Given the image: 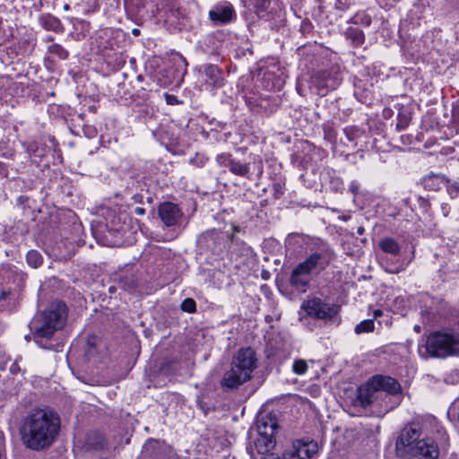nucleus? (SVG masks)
<instances>
[{
  "label": "nucleus",
  "instance_id": "obj_1",
  "mask_svg": "<svg viewBox=\"0 0 459 459\" xmlns=\"http://www.w3.org/2000/svg\"><path fill=\"white\" fill-rule=\"evenodd\" d=\"M61 428L58 414L49 408H36L23 418L20 434L23 445L33 451L44 450L56 441Z\"/></svg>",
  "mask_w": 459,
  "mask_h": 459
},
{
  "label": "nucleus",
  "instance_id": "obj_2",
  "mask_svg": "<svg viewBox=\"0 0 459 459\" xmlns=\"http://www.w3.org/2000/svg\"><path fill=\"white\" fill-rule=\"evenodd\" d=\"M334 257V253L330 248L322 249L319 252L311 253L303 262L299 263L292 270L289 283L299 291L305 292L309 287L312 274L318 275L325 271Z\"/></svg>",
  "mask_w": 459,
  "mask_h": 459
},
{
  "label": "nucleus",
  "instance_id": "obj_3",
  "mask_svg": "<svg viewBox=\"0 0 459 459\" xmlns=\"http://www.w3.org/2000/svg\"><path fill=\"white\" fill-rule=\"evenodd\" d=\"M67 318V307L62 301L51 303L41 314L32 322L34 329L33 336L35 342L42 348L48 347L42 343V340L50 339L54 333L62 329Z\"/></svg>",
  "mask_w": 459,
  "mask_h": 459
},
{
  "label": "nucleus",
  "instance_id": "obj_4",
  "mask_svg": "<svg viewBox=\"0 0 459 459\" xmlns=\"http://www.w3.org/2000/svg\"><path fill=\"white\" fill-rule=\"evenodd\" d=\"M255 351L251 348L240 349L231 363V368L226 371L221 380L224 390L237 389L251 378L256 368Z\"/></svg>",
  "mask_w": 459,
  "mask_h": 459
},
{
  "label": "nucleus",
  "instance_id": "obj_5",
  "mask_svg": "<svg viewBox=\"0 0 459 459\" xmlns=\"http://www.w3.org/2000/svg\"><path fill=\"white\" fill-rule=\"evenodd\" d=\"M257 437L254 444L247 446V452L253 459L257 455H268L275 446V433L278 429L276 416L272 413L259 415L255 423Z\"/></svg>",
  "mask_w": 459,
  "mask_h": 459
},
{
  "label": "nucleus",
  "instance_id": "obj_6",
  "mask_svg": "<svg viewBox=\"0 0 459 459\" xmlns=\"http://www.w3.org/2000/svg\"><path fill=\"white\" fill-rule=\"evenodd\" d=\"M459 352V336L451 333L433 332L419 345L422 358H446Z\"/></svg>",
  "mask_w": 459,
  "mask_h": 459
},
{
  "label": "nucleus",
  "instance_id": "obj_7",
  "mask_svg": "<svg viewBox=\"0 0 459 459\" xmlns=\"http://www.w3.org/2000/svg\"><path fill=\"white\" fill-rule=\"evenodd\" d=\"M422 427L420 422L406 424L400 431L395 442V451L398 456L408 458L410 455H415L420 450V443L425 437H422Z\"/></svg>",
  "mask_w": 459,
  "mask_h": 459
},
{
  "label": "nucleus",
  "instance_id": "obj_8",
  "mask_svg": "<svg viewBox=\"0 0 459 459\" xmlns=\"http://www.w3.org/2000/svg\"><path fill=\"white\" fill-rule=\"evenodd\" d=\"M161 17L169 30H180L187 19V13L178 0H169L165 4Z\"/></svg>",
  "mask_w": 459,
  "mask_h": 459
},
{
  "label": "nucleus",
  "instance_id": "obj_9",
  "mask_svg": "<svg viewBox=\"0 0 459 459\" xmlns=\"http://www.w3.org/2000/svg\"><path fill=\"white\" fill-rule=\"evenodd\" d=\"M342 76L337 67L321 71L312 78V82L317 90L318 95H325L330 90L336 89L342 82Z\"/></svg>",
  "mask_w": 459,
  "mask_h": 459
},
{
  "label": "nucleus",
  "instance_id": "obj_10",
  "mask_svg": "<svg viewBox=\"0 0 459 459\" xmlns=\"http://www.w3.org/2000/svg\"><path fill=\"white\" fill-rule=\"evenodd\" d=\"M302 308L308 316L319 319H332L337 314V308L334 306L329 305L316 297L304 301Z\"/></svg>",
  "mask_w": 459,
  "mask_h": 459
},
{
  "label": "nucleus",
  "instance_id": "obj_11",
  "mask_svg": "<svg viewBox=\"0 0 459 459\" xmlns=\"http://www.w3.org/2000/svg\"><path fill=\"white\" fill-rule=\"evenodd\" d=\"M208 15L216 26L227 24L237 17L235 9L230 2L217 4L209 11Z\"/></svg>",
  "mask_w": 459,
  "mask_h": 459
},
{
  "label": "nucleus",
  "instance_id": "obj_12",
  "mask_svg": "<svg viewBox=\"0 0 459 459\" xmlns=\"http://www.w3.org/2000/svg\"><path fill=\"white\" fill-rule=\"evenodd\" d=\"M159 217L167 227L175 226L182 217L179 207L169 202L162 203L158 208Z\"/></svg>",
  "mask_w": 459,
  "mask_h": 459
},
{
  "label": "nucleus",
  "instance_id": "obj_13",
  "mask_svg": "<svg viewBox=\"0 0 459 459\" xmlns=\"http://www.w3.org/2000/svg\"><path fill=\"white\" fill-rule=\"evenodd\" d=\"M372 384L376 385L379 396L383 394V392L391 395L402 393V387L399 382L388 376H374L372 377Z\"/></svg>",
  "mask_w": 459,
  "mask_h": 459
},
{
  "label": "nucleus",
  "instance_id": "obj_14",
  "mask_svg": "<svg viewBox=\"0 0 459 459\" xmlns=\"http://www.w3.org/2000/svg\"><path fill=\"white\" fill-rule=\"evenodd\" d=\"M104 219L108 232L114 237H119V238H121L126 228L122 216L117 214L115 211L108 210Z\"/></svg>",
  "mask_w": 459,
  "mask_h": 459
},
{
  "label": "nucleus",
  "instance_id": "obj_15",
  "mask_svg": "<svg viewBox=\"0 0 459 459\" xmlns=\"http://www.w3.org/2000/svg\"><path fill=\"white\" fill-rule=\"evenodd\" d=\"M419 444L420 450L417 451L418 453H415V455H410L405 459H437L439 449L432 438H423Z\"/></svg>",
  "mask_w": 459,
  "mask_h": 459
},
{
  "label": "nucleus",
  "instance_id": "obj_16",
  "mask_svg": "<svg viewBox=\"0 0 459 459\" xmlns=\"http://www.w3.org/2000/svg\"><path fill=\"white\" fill-rule=\"evenodd\" d=\"M379 397L376 385L372 384V377L366 385L358 388L357 401L364 408L372 404Z\"/></svg>",
  "mask_w": 459,
  "mask_h": 459
},
{
  "label": "nucleus",
  "instance_id": "obj_17",
  "mask_svg": "<svg viewBox=\"0 0 459 459\" xmlns=\"http://www.w3.org/2000/svg\"><path fill=\"white\" fill-rule=\"evenodd\" d=\"M318 451V446L316 442H300L293 446V451L290 454V458L294 459H310Z\"/></svg>",
  "mask_w": 459,
  "mask_h": 459
},
{
  "label": "nucleus",
  "instance_id": "obj_18",
  "mask_svg": "<svg viewBox=\"0 0 459 459\" xmlns=\"http://www.w3.org/2000/svg\"><path fill=\"white\" fill-rule=\"evenodd\" d=\"M204 74L206 77L205 84L212 88H221L224 84L223 72L216 65H204Z\"/></svg>",
  "mask_w": 459,
  "mask_h": 459
},
{
  "label": "nucleus",
  "instance_id": "obj_19",
  "mask_svg": "<svg viewBox=\"0 0 459 459\" xmlns=\"http://www.w3.org/2000/svg\"><path fill=\"white\" fill-rule=\"evenodd\" d=\"M39 24L46 30L54 32H62L64 27L59 19L50 13H44L39 17Z\"/></svg>",
  "mask_w": 459,
  "mask_h": 459
},
{
  "label": "nucleus",
  "instance_id": "obj_20",
  "mask_svg": "<svg viewBox=\"0 0 459 459\" xmlns=\"http://www.w3.org/2000/svg\"><path fill=\"white\" fill-rule=\"evenodd\" d=\"M107 446L104 436L99 431H91L87 434L85 446L88 450H101Z\"/></svg>",
  "mask_w": 459,
  "mask_h": 459
},
{
  "label": "nucleus",
  "instance_id": "obj_21",
  "mask_svg": "<svg viewBox=\"0 0 459 459\" xmlns=\"http://www.w3.org/2000/svg\"><path fill=\"white\" fill-rule=\"evenodd\" d=\"M446 177L443 175H429L423 178L425 189L436 191L446 186Z\"/></svg>",
  "mask_w": 459,
  "mask_h": 459
},
{
  "label": "nucleus",
  "instance_id": "obj_22",
  "mask_svg": "<svg viewBox=\"0 0 459 459\" xmlns=\"http://www.w3.org/2000/svg\"><path fill=\"white\" fill-rule=\"evenodd\" d=\"M381 250L385 253L397 255L400 254L401 247L398 242L392 238H385L379 242Z\"/></svg>",
  "mask_w": 459,
  "mask_h": 459
},
{
  "label": "nucleus",
  "instance_id": "obj_23",
  "mask_svg": "<svg viewBox=\"0 0 459 459\" xmlns=\"http://www.w3.org/2000/svg\"><path fill=\"white\" fill-rule=\"evenodd\" d=\"M230 171L237 176L249 178V166L238 160H232L228 162Z\"/></svg>",
  "mask_w": 459,
  "mask_h": 459
},
{
  "label": "nucleus",
  "instance_id": "obj_24",
  "mask_svg": "<svg viewBox=\"0 0 459 459\" xmlns=\"http://www.w3.org/2000/svg\"><path fill=\"white\" fill-rule=\"evenodd\" d=\"M346 37L350 39L352 44L359 47L364 43L365 35L363 31L358 28L350 27L346 30Z\"/></svg>",
  "mask_w": 459,
  "mask_h": 459
},
{
  "label": "nucleus",
  "instance_id": "obj_25",
  "mask_svg": "<svg viewBox=\"0 0 459 459\" xmlns=\"http://www.w3.org/2000/svg\"><path fill=\"white\" fill-rule=\"evenodd\" d=\"M117 33V31H114L111 29H105L100 31V39H103L107 38V41L104 43L102 41L100 42V47L105 49H114L116 46V42L114 41V34Z\"/></svg>",
  "mask_w": 459,
  "mask_h": 459
},
{
  "label": "nucleus",
  "instance_id": "obj_26",
  "mask_svg": "<svg viewBox=\"0 0 459 459\" xmlns=\"http://www.w3.org/2000/svg\"><path fill=\"white\" fill-rule=\"evenodd\" d=\"M250 3L253 5L255 13L259 17L264 18L267 15V10L271 4V0H250Z\"/></svg>",
  "mask_w": 459,
  "mask_h": 459
},
{
  "label": "nucleus",
  "instance_id": "obj_27",
  "mask_svg": "<svg viewBox=\"0 0 459 459\" xmlns=\"http://www.w3.org/2000/svg\"><path fill=\"white\" fill-rule=\"evenodd\" d=\"M375 329V324L374 319H367L361 321L359 324H358L355 328L354 332L357 334H361L364 333H372Z\"/></svg>",
  "mask_w": 459,
  "mask_h": 459
},
{
  "label": "nucleus",
  "instance_id": "obj_28",
  "mask_svg": "<svg viewBox=\"0 0 459 459\" xmlns=\"http://www.w3.org/2000/svg\"><path fill=\"white\" fill-rule=\"evenodd\" d=\"M26 259L27 263L34 268L40 266L43 262L42 255L36 250L29 251Z\"/></svg>",
  "mask_w": 459,
  "mask_h": 459
},
{
  "label": "nucleus",
  "instance_id": "obj_29",
  "mask_svg": "<svg viewBox=\"0 0 459 459\" xmlns=\"http://www.w3.org/2000/svg\"><path fill=\"white\" fill-rule=\"evenodd\" d=\"M448 195L452 198L459 196V179L446 178V186Z\"/></svg>",
  "mask_w": 459,
  "mask_h": 459
},
{
  "label": "nucleus",
  "instance_id": "obj_30",
  "mask_svg": "<svg viewBox=\"0 0 459 459\" xmlns=\"http://www.w3.org/2000/svg\"><path fill=\"white\" fill-rule=\"evenodd\" d=\"M48 51L51 55L56 56L58 58L63 60L66 59L69 55L68 51L59 44H52L48 46Z\"/></svg>",
  "mask_w": 459,
  "mask_h": 459
},
{
  "label": "nucleus",
  "instance_id": "obj_31",
  "mask_svg": "<svg viewBox=\"0 0 459 459\" xmlns=\"http://www.w3.org/2000/svg\"><path fill=\"white\" fill-rule=\"evenodd\" d=\"M292 370L297 375H303L307 370V364L304 359H295L292 365Z\"/></svg>",
  "mask_w": 459,
  "mask_h": 459
},
{
  "label": "nucleus",
  "instance_id": "obj_32",
  "mask_svg": "<svg viewBox=\"0 0 459 459\" xmlns=\"http://www.w3.org/2000/svg\"><path fill=\"white\" fill-rule=\"evenodd\" d=\"M410 117L403 113H399L397 117L396 129L398 131L404 130L410 124Z\"/></svg>",
  "mask_w": 459,
  "mask_h": 459
},
{
  "label": "nucleus",
  "instance_id": "obj_33",
  "mask_svg": "<svg viewBox=\"0 0 459 459\" xmlns=\"http://www.w3.org/2000/svg\"><path fill=\"white\" fill-rule=\"evenodd\" d=\"M343 133L350 142L355 141L361 134L360 130L357 127H346L343 129Z\"/></svg>",
  "mask_w": 459,
  "mask_h": 459
},
{
  "label": "nucleus",
  "instance_id": "obj_34",
  "mask_svg": "<svg viewBox=\"0 0 459 459\" xmlns=\"http://www.w3.org/2000/svg\"><path fill=\"white\" fill-rule=\"evenodd\" d=\"M121 282L123 286L126 290H133L136 287V279L133 273L130 275H126L123 279H121Z\"/></svg>",
  "mask_w": 459,
  "mask_h": 459
},
{
  "label": "nucleus",
  "instance_id": "obj_35",
  "mask_svg": "<svg viewBox=\"0 0 459 459\" xmlns=\"http://www.w3.org/2000/svg\"><path fill=\"white\" fill-rule=\"evenodd\" d=\"M180 307L183 311L188 313H193L196 309L195 301L190 298L184 299Z\"/></svg>",
  "mask_w": 459,
  "mask_h": 459
},
{
  "label": "nucleus",
  "instance_id": "obj_36",
  "mask_svg": "<svg viewBox=\"0 0 459 459\" xmlns=\"http://www.w3.org/2000/svg\"><path fill=\"white\" fill-rule=\"evenodd\" d=\"M354 23L363 26H369L371 24V17L364 13H358L354 17Z\"/></svg>",
  "mask_w": 459,
  "mask_h": 459
},
{
  "label": "nucleus",
  "instance_id": "obj_37",
  "mask_svg": "<svg viewBox=\"0 0 459 459\" xmlns=\"http://www.w3.org/2000/svg\"><path fill=\"white\" fill-rule=\"evenodd\" d=\"M343 182L341 178L333 177L330 179V188L333 192H341L342 190Z\"/></svg>",
  "mask_w": 459,
  "mask_h": 459
},
{
  "label": "nucleus",
  "instance_id": "obj_38",
  "mask_svg": "<svg viewBox=\"0 0 459 459\" xmlns=\"http://www.w3.org/2000/svg\"><path fill=\"white\" fill-rule=\"evenodd\" d=\"M96 338L95 337H89L87 339V349H86V355L88 357H91L95 354V343Z\"/></svg>",
  "mask_w": 459,
  "mask_h": 459
},
{
  "label": "nucleus",
  "instance_id": "obj_39",
  "mask_svg": "<svg viewBox=\"0 0 459 459\" xmlns=\"http://www.w3.org/2000/svg\"><path fill=\"white\" fill-rule=\"evenodd\" d=\"M231 155L228 153H221L217 155L216 161L220 166L228 167V162L232 160Z\"/></svg>",
  "mask_w": 459,
  "mask_h": 459
},
{
  "label": "nucleus",
  "instance_id": "obj_40",
  "mask_svg": "<svg viewBox=\"0 0 459 459\" xmlns=\"http://www.w3.org/2000/svg\"><path fill=\"white\" fill-rule=\"evenodd\" d=\"M204 238H205L208 242L212 241L213 244H215L218 240L221 238V237L219 232L215 230H211L205 233Z\"/></svg>",
  "mask_w": 459,
  "mask_h": 459
},
{
  "label": "nucleus",
  "instance_id": "obj_41",
  "mask_svg": "<svg viewBox=\"0 0 459 459\" xmlns=\"http://www.w3.org/2000/svg\"><path fill=\"white\" fill-rule=\"evenodd\" d=\"M351 4V0H336L334 4L335 9L339 11H346Z\"/></svg>",
  "mask_w": 459,
  "mask_h": 459
},
{
  "label": "nucleus",
  "instance_id": "obj_42",
  "mask_svg": "<svg viewBox=\"0 0 459 459\" xmlns=\"http://www.w3.org/2000/svg\"><path fill=\"white\" fill-rule=\"evenodd\" d=\"M418 204H419L420 209L423 212H428L429 211V209H430V203H429V198L419 196L418 197Z\"/></svg>",
  "mask_w": 459,
  "mask_h": 459
},
{
  "label": "nucleus",
  "instance_id": "obj_43",
  "mask_svg": "<svg viewBox=\"0 0 459 459\" xmlns=\"http://www.w3.org/2000/svg\"><path fill=\"white\" fill-rule=\"evenodd\" d=\"M273 195H274L275 198H279L282 195L283 192H282V187H281V184L274 183L273 185Z\"/></svg>",
  "mask_w": 459,
  "mask_h": 459
},
{
  "label": "nucleus",
  "instance_id": "obj_44",
  "mask_svg": "<svg viewBox=\"0 0 459 459\" xmlns=\"http://www.w3.org/2000/svg\"><path fill=\"white\" fill-rule=\"evenodd\" d=\"M325 138L328 141H333L335 138V133L331 127H325L324 129Z\"/></svg>",
  "mask_w": 459,
  "mask_h": 459
},
{
  "label": "nucleus",
  "instance_id": "obj_45",
  "mask_svg": "<svg viewBox=\"0 0 459 459\" xmlns=\"http://www.w3.org/2000/svg\"><path fill=\"white\" fill-rule=\"evenodd\" d=\"M165 99H166L167 103L169 105H175V104L178 103L177 97L174 95L166 93Z\"/></svg>",
  "mask_w": 459,
  "mask_h": 459
},
{
  "label": "nucleus",
  "instance_id": "obj_46",
  "mask_svg": "<svg viewBox=\"0 0 459 459\" xmlns=\"http://www.w3.org/2000/svg\"><path fill=\"white\" fill-rule=\"evenodd\" d=\"M359 185L356 183V182H351V185H350V190L351 192L354 195H357L358 193H359Z\"/></svg>",
  "mask_w": 459,
  "mask_h": 459
},
{
  "label": "nucleus",
  "instance_id": "obj_47",
  "mask_svg": "<svg viewBox=\"0 0 459 459\" xmlns=\"http://www.w3.org/2000/svg\"><path fill=\"white\" fill-rule=\"evenodd\" d=\"M441 212L443 213V216L446 217L450 212V207L447 204H444L441 205Z\"/></svg>",
  "mask_w": 459,
  "mask_h": 459
},
{
  "label": "nucleus",
  "instance_id": "obj_48",
  "mask_svg": "<svg viewBox=\"0 0 459 459\" xmlns=\"http://www.w3.org/2000/svg\"><path fill=\"white\" fill-rule=\"evenodd\" d=\"M10 371L13 374H16L17 372L20 371V368H19L17 362L13 363V365L10 367Z\"/></svg>",
  "mask_w": 459,
  "mask_h": 459
},
{
  "label": "nucleus",
  "instance_id": "obj_49",
  "mask_svg": "<svg viewBox=\"0 0 459 459\" xmlns=\"http://www.w3.org/2000/svg\"><path fill=\"white\" fill-rule=\"evenodd\" d=\"M383 316V311L381 309H375L373 311V319H377Z\"/></svg>",
  "mask_w": 459,
  "mask_h": 459
},
{
  "label": "nucleus",
  "instance_id": "obj_50",
  "mask_svg": "<svg viewBox=\"0 0 459 459\" xmlns=\"http://www.w3.org/2000/svg\"><path fill=\"white\" fill-rule=\"evenodd\" d=\"M134 213L136 215H143L145 213V209L143 207H136L134 209Z\"/></svg>",
  "mask_w": 459,
  "mask_h": 459
},
{
  "label": "nucleus",
  "instance_id": "obj_51",
  "mask_svg": "<svg viewBox=\"0 0 459 459\" xmlns=\"http://www.w3.org/2000/svg\"><path fill=\"white\" fill-rule=\"evenodd\" d=\"M10 292L3 290L0 294V299H5L9 296Z\"/></svg>",
  "mask_w": 459,
  "mask_h": 459
},
{
  "label": "nucleus",
  "instance_id": "obj_52",
  "mask_svg": "<svg viewBox=\"0 0 459 459\" xmlns=\"http://www.w3.org/2000/svg\"><path fill=\"white\" fill-rule=\"evenodd\" d=\"M273 76V74L270 72H266L264 74V78L267 80H271V78Z\"/></svg>",
  "mask_w": 459,
  "mask_h": 459
},
{
  "label": "nucleus",
  "instance_id": "obj_53",
  "mask_svg": "<svg viewBox=\"0 0 459 459\" xmlns=\"http://www.w3.org/2000/svg\"><path fill=\"white\" fill-rule=\"evenodd\" d=\"M267 102H268V100H265V99H261L259 106H260L261 108H266V106H265V105H264V103H267Z\"/></svg>",
  "mask_w": 459,
  "mask_h": 459
},
{
  "label": "nucleus",
  "instance_id": "obj_54",
  "mask_svg": "<svg viewBox=\"0 0 459 459\" xmlns=\"http://www.w3.org/2000/svg\"><path fill=\"white\" fill-rule=\"evenodd\" d=\"M132 33H133L134 36L137 37V36L140 35L141 32H140L139 29L134 28V29L132 30Z\"/></svg>",
  "mask_w": 459,
  "mask_h": 459
},
{
  "label": "nucleus",
  "instance_id": "obj_55",
  "mask_svg": "<svg viewBox=\"0 0 459 459\" xmlns=\"http://www.w3.org/2000/svg\"><path fill=\"white\" fill-rule=\"evenodd\" d=\"M358 234L362 235L364 233V228L359 227L357 230Z\"/></svg>",
  "mask_w": 459,
  "mask_h": 459
},
{
  "label": "nucleus",
  "instance_id": "obj_56",
  "mask_svg": "<svg viewBox=\"0 0 459 459\" xmlns=\"http://www.w3.org/2000/svg\"><path fill=\"white\" fill-rule=\"evenodd\" d=\"M239 230H240V229H239V227H238V226H233V231H234V233H235V232H239Z\"/></svg>",
  "mask_w": 459,
  "mask_h": 459
},
{
  "label": "nucleus",
  "instance_id": "obj_57",
  "mask_svg": "<svg viewBox=\"0 0 459 459\" xmlns=\"http://www.w3.org/2000/svg\"><path fill=\"white\" fill-rule=\"evenodd\" d=\"M46 41L49 42V41H53V38L51 36H48L46 38Z\"/></svg>",
  "mask_w": 459,
  "mask_h": 459
},
{
  "label": "nucleus",
  "instance_id": "obj_58",
  "mask_svg": "<svg viewBox=\"0 0 459 459\" xmlns=\"http://www.w3.org/2000/svg\"><path fill=\"white\" fill-rule=\"evenodd\" d=\"M18 200L20 203H23V200L26 201L27 199L24 198L23 196H20Z\"/></svg>",
  "mask_w": 459,
  "mask_h": 459
},
{
  "label": "nucleus",
  "instance_id": "obj_59",
  "mask_svg": "<svg viewBox=\"0 0 459 459\" xmlns=\"http://www.w3.org/2000/svg\"><path fill=\"white\" fill-rule=\"evenodd\" d=\"M275 86H276V85H275L274 83H273L272 85L267 84V85H266V88H268V89H273V88H274Z\"/></svg>",
  "mask_w": 459,
  "mask_h": 459
},
{
  "label": "nucleus",
  "instance_id": "obj_60",
  "mask_svg": "<svg viewBox=\"0 0 459 459\" xmlns=\"http://www.w3.org/2000/svg\"><path fill=\"white\" fill-rule=\"evenodd\" d=\"M113 244H114V245H120L121 243H120V241H119V239H118V240H117V241H114V243H113Z\"/></svg>",
  "mask_w": 459,
  "mask_h": 459
},
{
  "label": "nucleus",
  "instance_id": "obj_61",
  "mask_svg": "<svg viewBox=\"0 0 459 459\" xmlns=\"http://www.w3.org/2000/svg\"><path fill=\"white\" fill-rule=\"evenodd\" d=\"M229 238H230V241H233V240H234V235H233V234H232V235H230Z\"/></svg>",
  "mask_w": 459,
  "mask_h": 459
},
{
  "label": "nucleus",
  "instance_id": "obj_62",
  "mask_svg": "<svg viewBox=\"0 0 459 459\" xmlns=\"http://www.w3.org/2000/svg\"><path fill=\"white\" fill-rule=\"evenodd\" d=\"M64 8H65V10H68V9H69V5H68V4H65V5L64 6Z\"/></svg>",
  "mask_w": 459,
  "mask_h": 459
},
{
  "label": "nucleus",
  "instance_id": "obj_63",
  "mask_svg": "<svg viewBox=\"0 0 459 459\" xmlns=\"http://www.w3.org/2000/svg\"><path fill=\"white\" fill-rule=\"evenodd\" d=\"M182 60H183V62H184V64H185V66H186V65H187V63H186V59H184V58H183Z\"/></svg>",
  "mask_w": 459,
  "mask_h": 459
},
{
  "label": "nucleus",
  "instance_id": "obj_64",
  "mask_svg": "<svg viewBox=\"0 0 459 459\" xmlns=\"http://www.w3.org/2000/svg\"><path fill=\"white\" fill-rule=\"evenodd\" d=\"M415 330H416V331H420V326L416 325V326H415Z\"/></svg>",
  "mask_w": 459,
  "mask_h": 459
}]
</instances>
